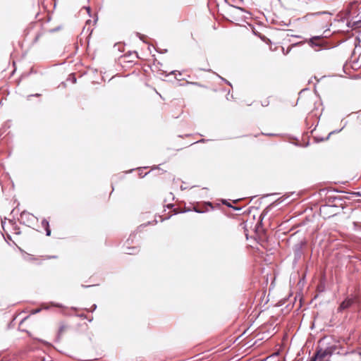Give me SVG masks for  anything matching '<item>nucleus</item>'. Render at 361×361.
Returning <instances> with one entry per match:
<instances>
[{"label": "nucleus", "instance_id": "nucleus-1", "mask_svg": "<svg viewBox=\"0 0 361 361\" xmlns=\"http://www.w3.org/2000/svg\"><path fill=\"white\" fill-rule=\"evenodd\" d=\"M336 353H339L338 346L336 344H331L325 348L319 347L310 361H330L329 358Z\"/></svg>", "mask_w": 361, "mask_h": 361}, {"label": "nucleus", "instance_id": "nucleus-2", "mask_svg": "<svg viewBox=\"0 0 361 361\" xmlns=\"http://www.w3.org/2000/svg\"><path fill=\"white\" fill-rule=\"evenodd\" d=\"M306 241L305 240H300L295 243L293 247V251L294 255V259L293 264L295 265L301 259L302 256L304 254L303 249L306 246Z\"/></svg>", "mask_w": 361, "mask_h": 361}, {"label": "nucleus", "instance_id": "nucleus-3", "mask_svg": "<svg viewBox=\"0 0 361 361\" xmlns=\"http://www.w3.org/2000/svg\"><path fill=\"white\" fill-rule=\"evenodd\" d=\"M19 221L21 224L32 227L38 221V219L32 214L23 211L20 213Z\"/></svg>", "mask_w": 361, "mask_h": 361}, {"label": "nucleus", "instance_id": "nucleus-4", "mask_svg": "<svg viewBox=\"0 0 361 361\" xmlns=\"http://www.w3.org/2000/svg\"><path fill=\"white\" fill-rule=\"evenodd\" d=\"M320 214L324 218H330L337 214L338 207L336 205L324 204L320 207Z\"/></svg>", "mask_w": 361, "mask_h": 361}, {"label": "nucleus", "instance_id": "nucleus-5", "mask_svg": "<svg viewBox=\"0 0 361 361\" xmlns=\"http://www.w3.org/2000/svg\"><path fill=\"white\" fill-rule=\"evenodd\" d=\"M357 301V297L354 295H350L345 298V300L340 304L338 307L337 312H342L344 310L350 308Z\"/></svg>", "mask_w": 361, "mask_h": 361}, {"label": "nucleus", "instance_id": "nucleus-6", "mask_svg": "<svg viewBox=\"0 0 361 361\" xmlns=\"http://www.w3.org/2000/svg\"><path fill=\"white\" fill-rule=\"evenodd\" d=\"M319 39H321V37L320 36L312 37L309 40L310 46L312 47H320L322 44L319 42H316V41H318Z\"/></svg>", "mask_w": 361, "mask_h": 361}, {"label": "nucleus", "instance_id": "nucleus-7", "mask_svg": "<svg viewBox=\"0 0 361 361\" xmlns=\"http://www.w3.org/2000/svg\"><path fill=\"white\" fill-rule=\"evenodd\" d=\"M42 226L46 231V235L50 236L51 235V229L49 228V223L46 219H44L42 221Z\"/></svg>", "mask_w": 361, "mask_h": 361}, {"label": "nucleus", "instance_id": "nucleus-8", "mask_svg": "<svg viewBox=\"0 0 361 361\" xmlns=\"http://www.w3.org/2000/svg\"><path fill=\"white\" fill-rule=\"evenodd\" d=\"M139 252V248L137 247H126L125 250V253L128 255H135Z\"/></svg>", "mask_w": 361, "mask_h": 361}, {"label": "nucleus", "instance_id": "nucleus-9", "mask_svg": "<svg viewBox=\"0 0 361 361\" xmlns=\"http://www.w3.org/2000/svg\"><path fill=\"white\" fill-rule=\"evenodd\" d=\"M64 329H65V326L63 325H61L59 329V331H58V334H57V336H56V341H59L60 339H61V334H63V331H64Z\"/></svg>", "mask_w": 361, "mask_h": 361}, {"label": "nucleus", "instance_id": "nucleus-10", "mask_svg": "<svg viewBox=\"0 0 361 361\" xmlns=\"http://www.w3.org/2000/svg\"><path fill=\"white\" fill-rule=\"evenodd\" d=\"M345 125H346V123L344 124L343 127V128H341V129L335 130H333V131L330 132V133H329V135L327 136V137H326V138H325V139H322V140H328V139L329 138V137H330L331 135H333V134H334V133H338L341 132V131L343 130V128L345 126Z\"/></svg>", "mask_w": 361, "mask_h": 361}, {"label": "nucleus", "instance_id": "nucleus-11", "mask_svg": "<svg viewBox=\"0 0 361 361\" xmlns=\"http://www.w3.org/2000/svg\"><path fill=\"white\" fill-rule=\"evenodd\" d=\"M157 222H158V221H157V220L154 219V220H153V221H148L147 223H145V224H141V225L140 226V227H143V228H144V227H146V226H148V225H151V224H152V225H155V224H157Z\"/></svg>", "mask_w": 361, "mask_h": 361}, {"label": "nucleus", "instance_id": "nucleus-12", "mask_svg": "<svg viewBox=\"0 0 361 361\" xmlns=\"http://www.w3.org/2000/svg\"><path fill=\"white\" fill-rule=\"evenodd\" d=\"M223 204H225V205H226V206H227V207H231V208H233L234 210H240V208H238V207H233V206H232L231 203H229V202H227V200H224V201H223Z\"/></svg>", "mask_w": 361, "mask_h": 361}, {"label": "nucleus", "instance_id": "nucleus-13", "mask_svg": "<svg viewBox=\"0 0 361 361\" xmlns=\"http://www.w3.org/2000/svg\"><path fill=\"white\" fill-rule=\"evenodd\" d=\"M353 229L355 231H360L361 230V227H360V223L354 221L353 223Z\"/></svg>", "mask_w": 361, "mask_h": 361}, {"label": "nucleus", "instance_id": "nucleus-14", "mask_svg": "<svg viewBox=\"0 0 361 361\" xmlns=\"http://www.w3.org/2000/svg\"><path fill=\"white\" fill-rule=\"evenodd\" d=\"M193 211H195V212H197V213L202 214V213H204V212H207V209H199V208H198V207H193Z\"/></svg>", "mask_w": 361, "mask_h": 361}, {"label": "nucleus", "instance_id": "nucleus-15", "mask_svg": "<svg viewBox=\"0 0 361 361\" xmlns=\"http://www.w3.org/2000/svg\"><path fill=\"white\" fill-rule=\"evenodd\" d=\"M218 75V77H219V78L222 81H224L225 83L228 84L229 86H231V87H232V85H231V83L229 81H228L227 80H226L225 78H224L221 77V76H220V75Z\"/></svg>", "mask_w": 361, "mask_h": 361}, {"label": "nucleus", "instance_id": "nucleus-16", "mask_svg": "<svg viewBox=\"0 0 361 361\" xmlns=\"http://www.w3.org/2000/svg\"><path fill=\"white\" fill-rule=\"evenodd\" d=\"M233 7H234V8H237V9H238V10H240V11H242V12H245V13H249V14H250V13H249V12H247V11H245V9L244 8H242V7H240V6H234Z\"/></svg>", "mask_w": 361, "mask_h": 361}, {"label": "nucleus", "instance_id": "nucleus-17", "mask_svg": "<svg viewBox=\"0 0 361 361\" xmlns=\"http://www.w3.org/2000/svg\"><path fill=\"white\" fill-rule=\"evenodd\" d=\"M40 311H41L40 308L34 309L31 311V314H35L39 313Z\"/></svg>", "mask_w": 361, "mask_h": 361}, {"label": "nucleus", "instance_id": "nucleus-18", "mask_svg": "<svg viewBox=\"0 0 361 361\" xmlns=\"http://www.w3.org/2000/svg\"><path fill=\"white\" fill-rule=\"evenodd\" d=\"M269 104V101L268 99H266L262 102V106H267Z\"/></svg>", "mask_w": 361, "mask_h": 361}, {"label": "nucleus", "instance_id": "nucleus-19", "mask_svg": "<svg viewBox=\"0 0 361 361\" xmlns=\"http://www.w3.org/2000/svg\"><path fill=\"white\" fill-rule=\"evenodd\" d=\"M328 13H329L328 12L322 11V12L314 13H312V15L315 16V15H322V14H328Z\"/></svg>", "mask_w": 361, "mask_h": 361}, {"label": "nucleus", "instance_id": "nucleus-20", "mask_svg": "<svg viewBox=\"0 0 361 361\" xmlns=\"http://www.w3.org/2000/svg\"><path fill=\"white\" fill-rule=\"evenodd\" d=\"M132 236L135 237V234L133 233L132 235H130V238L127 240V243L129 244V241L131 240V242L133 243V240L131 239Z\"/></svg>", "mask_w": 361, "mask_h": 361}, {"label": "nucleus", "instance_id": "nucleus-21", "mask_svg": "<svg viewBox=\"0 0 361 361\" xmlns=\"http://www.w3.org/2000/svg\"><path fill=\"white\" fill-rule=\"evenodd\" d=\"M53 306L57 307H62L63 305L60 303H52Z\"/></svg>", "mask_w": 361, "mask_h": 361}, {"label": "nucleus", "instance_id": "nucleus-22", "mask_svg": "<svg viewBox=\"0 0 361 361\" xmlns=\"http://www.w3.org/2000/svg\"><path fill=\"white\" fill-rule=\"evenodd\" d=\"M283 201V199H282V197H280L275 202L277 204L282 202Z\"/></svg>", "mask_w": 361, "mask_h": 361}, {"label": "nucleus", "instance_id": "nucleus-23", "mask_svg": "<svg viewBox=\"0 0 361 361\" xmlns=\"http://www.w3.org/2000/svg\"><path fill=\"white\" fill-rule=\"evenodd\" d=\"M205 205H206L207 207H211L212 209H213V206H212V203H211V202H206V203H205Z\"/></svg>", "mask_w": 361, "mask_h": 361}, {"label": "nucleus", "instance_id": "nucleus-24", "mask_svg": "<svg viewBox=\"0 0 361 361\" xmlns=\"http://www.w3.org/2000/svg\"><path fill=\"white\" fill-rule=\"evenodd\" d=\"M96 309H97V305L94 304V305L92 306V309H91L90 312H93V311H94Z\"/></svg>", "mask_w": 361, "mask_h": 361}, {"label": "nucleus", "instance_id": "nucleus-25", "mask_svg": "<svg viewBox=\"0 0 361 361\" xmlns=\"http://www.w3.org/2000/svg\"><path fill=\"white\" fill-rule=\"evenodd\" d=\"M263 135H268V136H276V134H274V133H262Z\"/></svg>", "mask_w": 361, "mask_h": 361}, {"label": "nucleus", "instance_id": "nucleus-26", "mask_svg": "<svg viewBox=\"0 0 361 361\" xmlns=\"http://www.w3.org/2000/svg\"><path fill=\"white\" fill-rule=\"evenodd\" d=\"M86 10H87V12L88 13V14L90 16V7H86Z\"/></svg>", "mask_w": 361, "mask_h": 361}, {"label": "nucleus", "instance_id": "nucleus-27", "mask_svg": "<svg viewBox=\"0 0 361 361\" xmlns=\"http://www.w3.org/2000/svg\"><path fill=\"white\" fill-rule=\"evenodd\" d=\"M39 96H40L39 94H35L29 95L28 97H39Z\"/></svg>", "mask_w": 361, "mask_h": 361}, {"label": "nucleus", "instance_id": "nucleus-28", "mask_svg": "<svg viewBox=\"0 0 361 361\" xmlns=\"http://www.w3.org/2000/svg\"><path fill=\"white\" fill-rule=\"evenodd\" d=\"M72 80H73V82H76V78H75V77L74 75H73Z\"/></svg>", "mask_w": 361, "mask_h": 361}, {"label": "nucleus", "instance_id": "nucleus-29", "mask_svg": "<svg viewBox=\"0 0 361 361\" xmlns=\"http://www.w3.org/2000/svg\"><path fill=\"white\" fill-rule=\"evenodd\" d=\"M92 286H85V285H82V288H89V287H91Z\"/></svg>", "mask_w": 361, "mask_h": 361}, {"label": "nucleus", "instance_id": "nucleus-30", "mask_svg": "<svg viewBox=\"0 0 361 361\" xmlns=\"http://www.w3.org/2000/svg\"><path fill=\"white\" fill-rule=\"evenodd\" d=\"M137 35L140 37V39H142V35L140 33H137Z\"/></svg>", "mask_w": 361, "mask_h": 361}, {"label": "nucleus", "instance_id": "nucleus-31", "mask_svg": "<svg viewBox=\"0 0 361 361\" xmlns=\"http://www.w3.org/2000/svg\"><path fill=\"white\" fill-rule=\"evenodd\" d=\"M205 142V140L204 139H202L200 141H198L197 142Z\"/></svg>", "mask_w": 361, "mask_h": 361}, {"label": "nucleus", "instance_id": "nucleus-32", "mask_svg": "<svg viewBox=\"0 0 361 361\" xmlns=\"http://www.w3.org/2000/svg\"><path fill=\"white\" fill-rule=\"evenodd\" d=\"M56 257H56V256H55V255H53V256H50V257H49V259H51V258H54V259H55V258H56Z\"/></svg>", "mask_w": 361, "mask_h": 361}, {"label": "nucleus", "instance_id": "nucleus-33", "mask_svg": "<svg viewBox=\"0 0 361 361\" xmlns=\"http://www.w3.org/2000/svg\"><path fill=\"white\" fill-rule=\"evenodd\" d=\"M148 173H149V172L145 173L143 176H142V178L145 177V176H147Z\"/></svg>", "mask_w": 361, "mask_h": 361}, {"label": "nucleus", "instance_id": "nucleus-34", "mask_svg": "<svg viewBox=\"0 0 361 361\" xmlns=\"http://www.w3.org/2000/svg\"><path fill=\"white\" fill-rule=\"evenodd\" d=\"M289 51H290V49H288V50H285V52H286V53H284V54H288V52H289Z\"/></svg>", "mask_w": 361, "mask_h": 361}, {"label": "nucleus", "instance_id": "nucleus-35", "mask_svg": "<svg viewBox=\"0 0 361 361\" xmlns=\"http://www.w3.org/2000/svg\"><path fill=\"white\" fill-rule=\"evenodd\" d=\"M289 51H290V49H288V50H285V52H286V53H284V54H288V52H289Z\"/></svg>", "mask_w": 361, "mask_h": 361}, {"label": "nucleus", "instance_id": "nucleus-36", "mask_svg": "<svg viewBox=\"0 0 361 361\" xmlns=\"http://www.w3.org/2000/svg\"><path fill=\"white\" fill-rule=\"evenodd\" d=\"M176 72V71H172L169 74H175Z\"/></svg>", "mask_w": 361, "mask_h": 361}, {"label": "nucleus", "instance_id": "nucleus-37", "mask_svg": "<svg viewBox=\"0 0 361 361\" xmlns=\"http://www.w3.org/2000/svg\"><path fill=\"white\" fill-rule=\"evenodd\" d=\"M173 206V205L172 204H168V206H167V207L169 208V207H172Z\"/></svg>", "mask_w": 361, "mask_h": 361}, {"label": "nucleus", "instance_id": "nucleus-38", "mask_svg": "<svg viewBox=\"0 0 361 361\" xmlns=\"http://www.w3.org/2000/svg\"><path fill=\"white\" fill-rule=\"evenodd\" d=\"M162 74L164 75L165 76H168L169 75V74L165 73L164 71H163Z\"/></svg>", "mask_w": 361, "mask_h": 361}, {"label": "nucleus", "instance_id": "nucleus-39", "mask_svg": "<svg viewBox=\"0 0 361 361\" xmlns=\"http://www.w3.org/2000/svg\"><path fill=\"white\" fill-rule=\"evenodd\" d=\"M169 218H170V216H169V217L166 218V219H169ZM164 220H165V219H161V221H164Z\"/></svg>", "mask_w": 361, "mask_h": 361}, {"label": "nucleus", "instance_id": "nucleus-40", "mask_svg": "<svg viewBox=\"0 0 361 361\" xmlns=\"http://www.w3.org/2000/svg\"><path fill=\"white\" fill-rule=\"evenodd\" d=\"M146 168H147V167H143V169H146ZM138 169H139V170H142V168L139 167V168H138Z\"/></svg>", "mask_w": 361, "mask_h": 361}, {"label": "nucleus", "instance_id": "nucleus-41", "mask_svg": "<svg viewBox=\"0 0 361 361\" xmlns=\"http://www.w3.org/2000/svg\"><path fill=\"white\" fill-rule=\"evenodd\" d=\"M90 23V20H87V22H86V23H87H87Z\"/></svg>", "mask_w": 361, "mask_h": 361}, {"label": "nucleus", "instance_id": "nucleus-42", "mask_svg": "<svg viewBox=\"0 0 361 361\" xmlns=\"http://www.w3.org/2000/svg\"><path fill=\"white\" fill-rule=\"evenodd\" d=\"M204 71H208V72H209V71H210V70H209V69H207V70L204 69Z\"/></svg>", "mask_w": 361, "mask_h": 361}, {"label": "nucleus", "instance_id": "nucleus-43", "mask_svg": "<svg viewBox=\"0 0 361 361\" xmlns=\"http://www.w3.org/2000/svg\"><path fill=\"white\" fill-rule=\"evenodd\" d=\"M79 316H80V317H84V315H83V314H80Z\"/></svg>", "mask_w": 361, "mask_h": 361}, {"label": "nucleus", "instance_id": "nucleus-44", "mask_svg": "<svg viewBox=\"0 0 361 361\" xmlns=\"http://www.w3.org/2000/svg\"><path fill=\"white\" fill-rule=\"evenodd\" d=\"M158 167L154 166L152 169H157Z\"/></svg>", "mask_w": 361, "mask_h": 361}, {"label": "nucleus", "instance_id": "nucleus-45", "mask_svg": "<svg viewBox=\"0 0 361 361\" xmlns=\"http://www.w3.org/2000/svg\"><path fill=\"white\" fill-rule=\"evenodd\" d=\"M238 1H240V2H243V0H238Z\"/></svg>", "mask_w": 361, "mask_h": 361}, {"label": "nucleus", "instance_id": "nucleus-46", "mask_svg": "<svg viewBox=\"0 0 361 361\" xmlns=\"http://www.w3.org/2000/svg\"><path fill=\"white\" fill-rule=\"evenodd\" d=\"M42 361H44V360H42Z\"/></svg>", "mask_w": 361, "mask_h": 361}]
</instances>
